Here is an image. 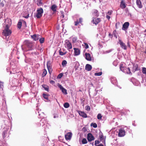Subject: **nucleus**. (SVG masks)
Instances as JSON below:
<instances>
[{"label": "nucleus", "mask_w": 146, "mask_h": 146, "mask_svg": "<svg viewBox=\"0 0 146 146\" xmlns=\"http://www.w3.org/2000/svg\"><path fill=\"white\" fill-rule=\"evenodd\" d=\"M7 21H8L9 23L8 24H6L5 27L4 29L3 30L2 32L3 35L6 36L11 35L12 33L11 31L9 29V28L11 24V21L9 20H6L5 21V22Z\"/></svg>", "instance_id": "obj_1"}, {"label": "nucleus", "mask_w": 146, "mask_h": 146, "mask_svg": "<svg viewBox=\"0 0 146 146\" xmlns=\"http://www.w3.org/2000/svg\"><path fill=\"white\" fill-rule=\"evenodd\" d=\"M119 68L120 70L123 72L129 75H131V73L130 69L129 67H126L123 66V64L121 63L119 65Z\"/></svg>", "instance_id": "obj_2"}, {"label": "nucleus", "mask_w": 146, "mask_h": 146, "mask_svg": "<svg viewBox=\"0 0 146 146\" xmlns=\"http://www.w3.org/2000/svg\"><path fill=\"white\" fill-rule=\"evenodd\" d=\"M43 13V10L42 8H38L37 10V13L36 15V17L38 19L40 18L42 16V14Z\"/></svg>", "instance_id": "obj_3"}, {"label": "nucleus", "mask_w": 146, "mask_h": 146, "mask_svg": "<svg viewBox=\"0 0 146 146\" xmlns=\"http://www.w3.org/2000/svg\"><path fill=\"white\" fill-rule=\"evenodd\" d=\"M101 21V19L100 18L93 17L92 18V22L94 24L96 25Z\"/></svg>", "instance_id": "obj_4"}, {"label": "nucleus", "mask_w": 146, "mask_h": 146, "mask_svg": "<svg viewBox=\"0 0 146 146\" xmlns=\"http://www.w3.org/2000/svg\"><path fill=\"white\" fill-rule=\"evenodd\" d=\"M2 136L4 139L6 140L8 139L9 135V133H8V130H5L3 131Z\"/></svg>", "instance_id": "obj_5"}, {"label": "nucleus", "mask_w": 146, "mask_h": 146, "mask_svg": "<svg viewBox=\"0 0 146 146\" xmlns=\"http://www.w3.org/2000/svg\"><path fill=\"white\" fill-rule=\"evenodd\" d=\"M65 44L66 45V47L68 49H71L72 48V45L71 42H70L69 40H66L65 41Z\"/></svg>", "instance_id": "obj_6"}, {"label": "nucleus", "mask_w": 146, "mask_h": 146, "mask_svg": "<svg viewBox=\"0 0 146 146\" xmlns=\"http://www.w3.org/2000/svg\"><path fill=\"white\" fill-rule=\"evenodd\" d=\"M140 70L139 67L138 65L137 64H134L133 67L132 68V71L134 73L137 71L139 70Z\"/></svg>", "instance_id": "obj_7"}, {"label": "nucleus", "mask_w": 146, "mask_h": 146, "mask_svg": "<svg viewBox=\"0 0 146 146\" xmlns=\"http://www.w3.org/2000/svg\"><path fill=\"white\" fill-rule=\"evenodd\" d=\"M125 134V131L123 128H121L119 129V132L118 133V136L119 137H122L124 136Z\"/></svg>", "instance_id": "obj_8"}, {"label": "nucleus", "mask_w": 146, "mask_h": 146, "mask_svg": "<svg viewBox=\"0 0 146 146\" xmlns=\"http://www.w3.org/2000/svg\"><path fill=\"white\" fill-rule=\"evenodd\" d=\"M99 138L100 139V140L102 141V142L105 144L106 137H104L103 133L100 132L99 133Z\"/></svg>", "instance_id": "obj_9"}, {"label": "nucleus", "mask_w": 146, "mask_h": 146, "mask_svg": "<svg viewBox=\"0 0 146 146\" xmlns=\"http://www.w3.org/2000/svg\"><path fill=\"white\" fill-rule=\"evenodd\" d=\"M119 41L121 47L124 50H126L127 49V46L125 45V44L123 43L121 40H119Z\"/></svg>", "instance_id": "obj_10"}, {"label": "nucleus", "mask_w": 146, "mask_h": 146, "mask_svg": "<svg viewBox=\"0 0 146 146\" xmlns=\"http://www.w3.org/2000/svg\"><path fill=\"white\" fill-rule=\"evenodd\" d=\"M47 67L49 72L50 73V72L52 71V65L50 61H47L46 64Z\"/></svg>", "instance_id": "obj_11"}, {"label": "nucleus", "mask_w": 146, "mask_h": 146, "mask_svg": "<svg viewBox=\"0 0 146 146\" xmlns=\"http://www.w3.org/2000/svg\"><path fill=\"white\" fill-rule=\"evenodd\" d=\"M72 134L71 132H68L65 135V137L66 140H70L71 138Z\"/></svg>", "instance_id": "obj_12"}, {"label": "nucleus", "mask_w": 146, "mask_h": 146, "mask_svg": "<svg viewBox=\"0 0 146 146\" xmlns=\"http://www.w3.org/2000/svg\"><path fill=\"white\" fill-rule=\"evenodd\" d=\"M87 139L88 141H91L94 139V137L90 133H88L87 136Z\"/></svg>", "instance_id": "obj_13"}, {"label": "nucleus", "mask_w": 146, "mask_h": 146, "mask_svg": "<svg viewBox=\"0 0 146 146\" xmlns=\"http://www.w3.org/2000/svg\"><path fill=\"white\" fill-rule=\"evenodd\" d=\"M129 25V23L128 22H126L123 25L122 27V29L123 30H125L128 28Z\"/></svg>", "instance_id": "obj_14"}, {"label": "nucleus", "mask_w": 146, "mask_h": 146, "mask_svg": "<svg viewBox=\"0 0 146 146\" xmlns=\"http://www.w3.org/2000/svg\"><path fill=\"white\" fill-rule=\"evenodd\" d=\"M83 21V19L82 18H79V19H77L76 21L74 22L75 26H77L79 23L82 24Z\"/></svg>", "instance_id": "obj_15"}, {"label": "nucleus", "mask_w": 146, "mask_h": 146, "mask_svg": "<svg viewBox=\"0 0 146 146\" xmlns=\"http://www.w3.org/2000/svg\"><path fill=\"white\" fill-rule=\"evenodd\" d=\"M58 87L60 88V90H61L62 92L64 94L66 95L67 94V90L64 88L61 85H59Z\"/></svg>", "instance_id": "obj_16"}, {"label": "nucleus", "mask_w": 146, "mask_h": 146, "mask_svg": "<svg viewBox=\"0 0 146 146\" xmlns=\"http://www.w3.org/2000/svg\"><path fill=\"white\" fill-rule=\"evenodd\" d=\"M78 112L80 116H82L83 117L86 118L87 117L86 114L84 111H79Z\"/></svg>", "instance_id": "obj_17"}, {"label": "nucleus", "mask_w": 146, "mask_h": 146, "mask_svg": "<svg viewBox=\"0 0 146 146\" xmlns=\"http://www.w3.org/2000/svg\"><path fill=\"white\" fill-rule=\"evenodd\" d=\"M92 13L94 16L97 17L99 16V13L98 11L96 9H93L92 11Z\"/></svg>", "instance_id": "obj_18"}, {"label": "nucleus", "mask_w": 146, "mask_h": 146, "mask_svg": "<svg viewBox=\"0 0 146 146\" xmlns=\"http://www.w3.org/2000/svg\"><path fill=\"white\" fill-rule=\"evenodd\" d=\"M120 7L122 9H124L126 7V6L125 5V3L124 0L121 1L120 2Z\"/></svg>", "instance_id": "obj_19"}, {"label": "nucleus", "mask_w": 146, "mask_h": 146, "mask_svg": "<svg viewBox=\"0 0 146 146\" xmlns=\"http://www.w3.org/2000/svg\"><path fill=\"white\" fill-rule=\"evenodd\" d=\"M74 52L75 55L77 56L80 54V51L79 49L76 48H74Z\"/></svg>", "instance_id": "obj_20"}, {"label": "nucleus", "mask_w": 146, "mask_h": 146, "mask_svg": "<svg viewBox=\"0 0 146 146\" xmlns=\"http://www.w3.org/2000/svg\"><path fill=\"white\" fill-rule=\"evenodd\" d=\"M86 59L88 61H91L92 58L90 54L89 53H86L85 54Z\"/></svg>", "instance_id": "obj_21"}, {"label": "nucleus", "mask_w": 146, "mask_h": 146, "mask_svg": "<svg viewBox=\"0 0 146 146\" xmlns=\"http://www.w3.org/2000/svg\"><path fill=\"white\" fill-rule=\"evenodd\" d=\"M31 37L35 41L38 40L39 38V35H38L35 34L33 35H31Z\"/></svg>", "instance_id": "obj_22"}, {"label": "nucleus", "mask_w": 146, "mask_h": 146, "mask_svg": "<svg viewBox=\"0 0 146 146\" xmlns=\"http://www.w3.org/2000/svg\"><path fill=\"white\" fill-rule=\"evenodd\" d=\"M85 69L88 71H90L92 69V66L90 65L87 64L86 66Z\"/></svg>", "instance_id": "obj_23"}, {"label": "nucleus", "mask_w": 146, "mask_h": 146, "mask_svg": "<svg viewBox=\"0 0 146 146\" xmlns=\"http://www.w3.org/2000/svg\"><path fill=\"white\" fill-rule=\"evenodd\" d=\"M24 44L29 47H31L32 46V44L29 42V40H25L24 41Z\"/></svg>", "instance_id": "obj_24"}, {"label": "nucleus", "mask_w": 146, "mask_h": 146, "mask_svg": "<svg viewBox=\"0 0 146 146\" xmlns=\"http://www.w3.org/2000/svg\"><path fill=\"white\" fill-rule=\"evenodd\" d=\"M136 4L139 8H141L142 7V6L141 5V3L140 0H137Z\"/></svg>", "instance_id": "obj_25"}, {"label": "nucleus", "mask_w": 146, "mask_h": 146, "mask_svg": "<svg viewBox=\"0 0 146 146\" xmlns=\"http://www.w3.org/2000/svg\"><path fill=\"white\" fill-rule=\"evenodd\" d=\"M57 8L56 5L54 4L51 6V9L53 11L55 12L56 11Z\"/></svg>", "instance_id": "obj_26"}, {"label": "nucleus", "mask_w": 146, "mask_h": 146, "mask_svg": "<svg viewBox=\"0 0 146 146\" xmlns=\"http://www.w3.org/2000/svg\"><path fill=\"white\" fill-rule=\"evenodd\" d=\"M47 73V72L46 70L45 69H43L42 74V77H44L46 75Z\"/></svg>", "instance_id": "obj_27"}, {"label": "nucleus", "mask_w": 146, "mask_h": 146, "mask_svg": "<svg viewBox=\"0 0 146 146\" xmlns=\"http://www.w3.org/2000/svg\"><path fill=\"white\" fill-rule=\"evenodd\" d=\"M64 51V52H62V51H61L60 50L59 51L60 55L61 56H62L65 54L67 52L66 51Z\"/></svg>", "instance_id": "obj_28"}, {"label": "nucleus", "mask_w": 146, "mask_h": 146, "mask_svg": "<svg viewBox=\"0 0 146 146\" xmlns=\"http://www.w3.org/2000/svg\"><path fill=\"white\" fill-rule=\"evenodd\" d=\"M64 108H67L70 106V105L68 103L66 102L64 104Z\"/></svg>", "instance_id": "obj_29"}, {"label": "nucleus", "mask_w": 146, "mask_h": 146, "mask_svg": "<svg viewBox=\"0 0 146 146\" xmlns=\"http://www.w3.org/2000/svg\"><path fill=\"white\" fill-rule=\"evenodd\" d=\"M22 25V22H19L17 25V27L18 29H20Z\"/></svg>", "instance_id": "obj_30"}, {"label": "nucleus", "mask_w": 146, "mask_h": 146, "mask_svg": "<svg viewBox=\"0 0 146 146\" xmlns=\"http://www.w3.org/2000/svg\"><path fill=\"white\" fill-rule=\"evenodd\" d=\"M120 27V24L119 22L115 24V27L116 29H118Z\"/></svg>", "instance_id": "obj_31"}, {"label": "nucleus", "mask_w": 146, "mask_h": 146, "mask_svg": "<svg viewBox=\"0 0 146 146\" xmlns=\"http://www.w3.org/2000/svg\"><path fill=\"white\" fill-rule=\"evenodd\" d=\"M44 38L43 37L40 38L39 39V41L40 43L41 44L43 43L44 42Z\"/></svg>", "instance_id": "obj_32"}, {"label": "nucleus", "mask_w": 146, "mask_h": 146, "mask_svg": "<svg viewBox=\"0 0 146 146\" xmlns=\"http://www.w3.org/2000/svg\"><path fill=\"white\" fill-rule=\"evenodd\" d=\"M67 63V61L66 60H63L62 62V66L64 67L66 66Z\"/></svg>", "instance_id": "obj_33"}, {"label": "nucleus", "mask_w": 146, "mask_h": 146, "mask_svg": "<svg viewBox=\"0 0 146 146\" xmlns=\"http://www.w3.org/2000/svg\"><path fill=\"white\" fill-rule=\"evenodd\" d=\"M142 73L143 74L146 75V68L143 67L142 68Z\"/></svg>", "instance_id": "obj_34"}, {"label": "nucleus", "mask_w": 146, "mask_h": 146, "mask_svg": "<svg viewBox=\"0 0 146 146\" xmlns=\"http://www.w3.org/2000/svg\"><path fill=\"white\" fill-rule=\"evenodd\" d=\"M42 96L46 100L48 99V95L46 94H42Z\"/></svg>", "instance_id": "obj_35"}, {"label": "nucleus", "mask_w": 146, "mask_h": 146, "mask_svg": "<svg viewBox=\"0 0 146 146\" xmlns=\"http://www.w3.org/2000/svg\"><path fill=\"white\" fill-rule=\"evenodd\" d=\"M42 87L46 91H48V88L47 86L46 85H42Z\"/></svg>", "instance_id": "obj_36"}, {"label": "nucleus", "mask_w": 146, "mask_h": 146, "mask_svg": "<svg viewBox=\"0 0 146 146\" xmlns=\"http://www.w3.org/2000/svg\"><path fill=\"white\" fill-rule=\"evenodd\" d=\"M91 126H92L94 128H96L97 127V125L96 123H92L90 125Z\"/></svg>", "instance_id": "obj_37"}, {"label": "nucleus", "mask_w": 146, "mask_h": 146, "mask_svg": "<svg viewBox=\"0 0 146 146\" xmlns=\"http://www.w3.org/2000/svg\"><path fill=\"white\" fill-rule=\"evenodd\" d=\"M82 143L83 144H86L87 143V141L86 139L84 138L82 140Z\"/></svg>", "instance_id": "obj_38"}, {"label": "nucleus", "mask_w": 146, "mask_h": 146, "mask_svg": "<svg viewBox=\"0 0 146 146\" xmlns=\"http://www.w3.org/2000/svg\"><path fill=\"white\" fill-rule=\"evenodd\" d=\"M102 116L100 113H98L97 115V118L98 119H101Z\"/></svg>", "instance_id": "obj_39"}, {"label": "nucleus", "mask_w": 146, "mask_h": 146, "mask_svg": "<svg viewBox=\"0 0 146 146\" xmlns=\"http://www.w3.org/2000/svg\"><path fill=\"white\" fill-rule=\"evenodd\" d=\"M102 72H99L98 73H95L94 75L96 76H100L102 75Z\"/></svg>", "instance_id": "obj_40"}, {"label": "nucleus", "mask_w": 146, "mask_h": 146, "mask_svg": "<svg viewBox=\"0 0 146 146\" xmlns=\"http://www.w3.org/2000/svg\"><path fill=\"white\" fill-rule=\"evenodd\" d=\"M85 109L86 110L90 111V106H87L85 107Z\"/></svg>", "instance_id": "obj_41"}, {"label": "nucleus", "mask_w": 146, "mask_h": 146, "mask_svg": "<svg viewBox=\"0 0 146 146\" xmlns=\"http://www.w3.org/2000/svg\"><path fill=\"white\" fill-rule=\"evenodd\" d=\"M4 83L3 82H0V88L2 89H3L4 86H3Z\"/></svg>", "instance_id": "obj_42"}, {"label": "nucleus", "mask_w": 146, "mask_h": 146, "mask_svg": "<svg viewBox=\"0 0 146 146\" xmlns=\"http://www.w3.org/2000/svg\"><path fill=\"white\" fill-rule=\"evenodd\" d=\"M100 143V142L98 140H96L95 141V143L94 144V145L95 146H97V144H99Z\"/></svg>", "instance_id": "obj_43"}, {"label": "nucleus", "mask_w": 146, "mask_h": 146, "mask_svg": "<svg viewBox=\"0 0 146 146\" xmlns=\"http://www.w3.org/2000/svg\"><path fill=\"white\" fill-rule=\"evenodd\" d=\"M63 76V74L62 73H60L58 76V77L59 78H61Z\"/></svg>", "instance_id": "obj_44"}, {"label": "nucleus", "mask_w": 146, "mask_h": 146, "mask_svg": "<svg viewBox=\"0 0 146 146\" xmlns=\"http://www.w3.org/2000/svg\"><path fill=\"white\" fill-rule=\"evenodd\" d=\"M84 46H85V48L86 49L88 48L89 47L88 44L86 43H85Z\"/></svg>", "instance_id": "obj_45"}, {"label": "nucleus", "mask_w": 146, "mask_h": 146, "mask_svg": "<svg viewBox=\"0 0 146 146\" xmlns=\"http://www.w3.org/2000/svg\"><path fill=\"white\" fill-rule=\"evenodd\" d=\"M47 137H42V139L44 140H46V141L45 142H47L48 141L47 140Z\"/></svg>", "instance_id": "obj_46"}, {"label": "nucleus", "mask_w": 146, "mask_h": 146, "mask_svg": "<svg viewBox=\"0 0 146 146\" xmlns=\"http://www.w3.org/2000/svg\"><path fill=\"white\" fill-rule=\"evenodd\" d=\"M112 12L113 11L111 10L109 11L108 12V14L109 15H111V14Z\"/></svg>", "instance_id": "obj_47"}, {"label": "nucleus", "mask_w": 146, "mask_h": 146, "mask_svg": "<svg viewBox=\"0 0 146 146\" xmlns=\"http://www.w3.org/2000/svg\"><path fill=\"white\" fill-rule=\"evenodd\" d=\"M4 6V4L2 2H1L0 3V7H3Z\"/></svg>", "instance_id": "obj_48"}, {"label": "nucleus", "mask_w": 146, "mask_h": 146, "mask_svg": "<svg viewBox=\"0 0 146 146\" xmlns=\"http://www.w3.org/2000/svg\"><path fill=\"white\" fill-rule=\"evenodd\" d=\"M50 84H54L55 82L54 81L52 80L50 81Z\"/></svg>", "instance_id": "obj_49"}, {"label": "nucleus", "mask_w": 146, "mask_h": 146, "mask_svg": "<svg viewBox=\"0 0 146 146\" xmlns=\"http://www.w3.org/2000/svg\"><path fill=\"white\" fill-rule=\"evenodd\" d=\"M106 18L108 19L109 20L110 19V17L108 15H107L106 16Z\"/></svg>", "instance_id": "obj_50"}, {"label": "nucleus", "mask_w": 146, "mask_h": 146, "mask_svg": "<svg viewBox=\"0 0 146 146\" xmlns=\"http://www.w3.org/2000/svg\"><path fill=\"white\" fill-rule=\"evenodd\" d=\"M29 17V14H28L27 16H23V17L25 18L26 19H27Z\"/></svg>", "instance_id": "obj_51"}, {"label": "nucleus", "mask_w": 146, "mask_h": 146, "mask_svg": "<svg viewBox=\"0 0 146 146\" xmlns=\"http://www.w3.org/2000/svg\"><path fill=\"white\" fill-rule=\"evenodd\" d=\"M96 146H104V145L102 143H100L99 145Z\"/></svg>", "instance_id": "obj_52"}, {"label": "nucleus", "mask_w": 146, "mask_h": 146, "mask_svg": "<svg viewBox=\"0 0 146 146\" xmlns=\"http://www.w3.org/2000/svg\"><path fill=\"white\" fill-rule=\"evenodd\" d=\"M61 15L62 17V18H63L64 17V15L62 13H61Z\"/></svg>", "instance_id": "obj_53"}, {"label": "nucleus", "mask_w": 146, "mask_h": 146, "mask_svg": "<svg viewBox=\"0 0 146 146\" xmlns=\"http://www.w3.org/2000/svg\"><path fill=\"white\" fill-rule=\"evenodd\" d=\"M75 41L76 40V38H73V42H74V41H75Z\"/></svg>", "instance_id": "obj_54"}, {"label": "nucleus", "mask_w": 146, "mask_h": 146, "mask_svg": "<svg viewBox=\"0 0 146 146\" xmlns=\"http://www.w3.org/2000/svg\"><path fill=\"white\" fill-rule=\"evenodd\" d=\"M127 46L129 47H130V45L128 43Z\"/></svg>", "instance_id": "obj_55"}, {"label": "nucleus", "mask_w": 146, "mask_h": 146, "mask_svg": "<svg viewBox=\"0 0 146 146\" xmlns=\"http://www.w3.org/2000/svg\"><path fill=\"white\" fill-rule=\"evenodd\" d=\"M56 117H58V116H54V118H55Z\"/></svg>", "instance_id": "obj_56"}, {"label": "nucleus", "mask_w": 146, "mask_h": 146, "mask_svg": "<svg viewBox=\"0 0 146 146\" xmlns=\"http://www.w3.org/2000/svg\"><path fill=\"white\" fill-rule=\"evenodd\" d=\"M144 32L145 33H146V29L144 31Z\"/></svg>", "instance_id": "obj_57"}, {"label": "nucleus", "mask_w": 146, "mask_h": 146, "mask_svg": "<svg viewBox=\"0 0 146 146\" xmlns=\"http://www.w3.org/2000/svg\"><path fill=\"white\" fill-rule=\"evenodd\" d=\"M145 82H146V78H145Z\"/></svg>", "instance_id": "obj_58"}, {"label": "nucleus", "mask_w": 146, "mask_h": 146, "mask_svg": "<svg viewBox=\"0 0 146 146\" xmlns=\"http://www.w3.org/2000/svg\"><path fill=\"white\" fill-rule=\"evenodd\" d=\"M25 22V23L26 24V22Z\"/></svg>", "instance_id": "obj_59"}]
</instances>
